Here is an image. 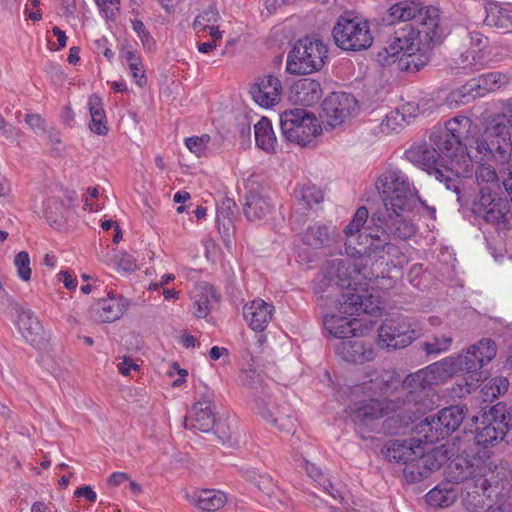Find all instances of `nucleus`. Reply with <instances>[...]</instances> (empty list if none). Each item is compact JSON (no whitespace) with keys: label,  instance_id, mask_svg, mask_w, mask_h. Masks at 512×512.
Segmentation results:
<instances>
[{"label":"nucleus","instance_id":"f257e3e1","mask_svg":"<svg viewBox=\"0 0 512 512\" xmlns=\"http://www.w3.org/2000/svg\"><path fill=\"white\" fill-rule=\"evenodd\" d=\"M422 369L411 373L401 380L394 371H374L367 377L368 380L355 386L356 392H362L369 396L379 395L386 404L391 406V411L405 409L414 414H425L432 410L438 401L432 384L416 381L414 378Z\"/></svg>","mask_w":512,"mask_h":512},{"label":"nucleus","instance_id":"f03ea898","mask_svg":"<svg viewBox=\"0 0 512 512\" xmlns=\"http://www.w3.org/2000/svg\"><path fill=\"white\" fill-rule=\"evenodd\" d=\"M370 234L371 242L366 249L361 250V258L368 260V264L384 259L385 255L395 259L403 256L399 246L392 239L407 240L416 233L414 223L403 214H393L388 210H377L371 215Z\"/></svg>","mask_w":512,"mask_h":512},{"label":"nucleus","instance_id":"7ed1b4c3","mask_svg":"<svg viewBox=\"0 0 512 512\" xmlns=\"http://www.w3.org/2000/svg\"><path fill=\"white\" fill-rule=\"evenodd\" d=\"M339 258L327 261L321 273L315 279L314 294L317 304L337 301L339 290H356L361 280L371 281L377 275L369 268L365 258Z\"/></svg>","mask_w":512,"mask_h":512},{"label":"nucleus","instance_id":"20e7f679","mask_svg":"<svg viewBox=\"0 0 512 512\" xmlns=\"http://www.w3.org/2000/svg\"><path fill=\"white\" fill-rule=\"evenodd\" d=\"M497 353L495 342L490 338H482L471 345L464 354L457 357H446L438 362L422 368L414 379L432 386L444 383L457 372L477 374L488 364ZM413 380V378H411Z\"/></svg>","mask_w":512,"mask_h":512},{"label":"nucleus","instance_id":"39448f33","mask_svg":"<svg viewBox=\"0 0 512 512\" xmlns=\"http://www.w3.org/2000/svg\"><path fill=\"white\" fill-rule=\"evenodd\" d=\"M477 125L466 116H456L445 123V128L433 132L430 142L437 147L445 164L459 165L469 171L471 162L475 160L473 131Z\"/></svg>","mask_w":512,"mask_h":512},{"label":"nucleus","instance_id":"423d86ee","mask_svg":"<svg viewBox=\"0 0 512 512\" xmlns=\"http://www.w3.org/2000/svg\"><path fill=\"white\" fill-rule=\"evenodd\" d=\"M376 188L383 201V207L379 210L387 209L393 214H403L413 211L420 202L429 211L430 216L435 218L436 209L421 201L414 185L402 170H386L379 176Z\"/></svg>","mask_w":512,"mask_h":512},{"label":"nucleus","instance_id":"0eeeda50","mask_svg":"<svg viewBox=\"0 0 512 512\" xmlns=\"http://www.w3.org/2000/svg\"><path fill=\"white\" fill-rule=\"evenodd\" d=\"M239 379L242 386L251 390L253 409L258 415L280 431L290 432L293 429L291 408L287 404L280 406L273 401L263 377L255 369L244 370Z\"/></svg>","mask_w":512,"mask_h":512},{"label":"nucleus","instance_id":"6e6552de","mask_svg":"<svg viewBox=\"0 0 512 512\" xmlns=\"http://www.w3.org/2000/svg\"><path fill=\"white\" fill-rule=\"evenodd\" d=\"M475 420L478 423L474 437L477 445L488 447L501 441L512 444V408L507 410L500 402L486 406Z\"/></svg>","mask_w":512,"mask_h":512},{"label":"nucleus","instance_id":"1a4fd4ad","mask_svg":"<svg viewBox=\"0 0 512 512\" xmlns=\"http://www.w3.org/2000/svg\"><path fill=\"white\" fill-rule=\"evenodd\" d=\"M475 160L492 158L497 163L507 162L512 147V132L504 122H495L486 127L482 133L478 128L473 131Z\"/></svg>","mask_w":512,"mask_h":512},{"label":"nucleus","instance_id":"9d476101","mask_svg":"<svg viewBox=\"0 0 512 512\" xmlns=\"http://www.w3.org/2000/svg\"><path fill=\"white\" fill-rule=\"evenodd\" d=\"M332 36L335 44L346 51L366 50L373 43L368 21L353 11H346L337 18Z\"/></svg>","mask_w":512,"mask_h":512},{"label":"nucleus","instance_id":"9b49d317","mask_svg":"<svg viewBox=\"0 0 512 512\" xmlns=\"http://www.w3.org/2000/svg\"><path fill=\"white\" fill-rule=\"evenodd\" d=\"M328 58L327 46L319 39H299L288 52L286 71L294 75H305L320 71Z\"/></svg>","mask_w":512,"mask_h":512},{"label":"nucleus","instance_id":"f8f14e48","mask_svg":"<svg viewBox=\"0 0 512 512\" xmlns=\"http://www.w3.org/2000/svg\"><path fill=\"white\" fill-rule=\"evenodd\" d=\"M280 127L287 141L303 147L310 144L322 132L316 116L303 108L283 111L280 114Z\"/></svg>","mask_w":512,"mask_h":512},{"label":"nucleus","instance_id":"ddd939ff","mask_svg":"<svg viewBox=\"0 0 512 512\" xmlns=\"http://www.w3.org/2000/svg\"><path fill=\"white\" fill-rule=\"evenodd\" d=\"M464 418V407L452 405L427 416L416 426V433L424 438L425 445L433 444L456 431Z\"/></svg>","mask_w":512,"mask_h":512},{"label":"nucleus","instance_id":"4468645a","mask_svg":"<svg viewBox=\"0 0 512 512\" xmlns=\"http://www.w3.org/2000/svg\"><path fill=\"white\" fill-rule=\"evenodd\" d=\"M419 336L418 325L408 316L385 319L378 330V345L382 348L401 349Z\"/></svg>","mask_w":512,"mask_h":512},{"label":"nucleus","instance_id":"2eb2a0df","mask_svg":"<svg viewBox=\"0 0 512 512\" xmlns=\"http://www.w3.org/2000/svg\"><path fill=\"white\" fill-rule=\"evenodd\" d=\"M471 212L493 226H505L509 205L506 199L499 197L491 187H482L471 205Z\"/></svg>","mask_w":512,"mask_h":512},{"label":"nucleus","instance_id":"dca6fc26","mask_svg":"<svg viewBox=\"0 0 512 512\" xmlns=\"http://www.w3.org/2000/svg\"><path fill=\"white\" fill-rule=\"evenodd\" d=\"M368 218V209L365 206H361L356 210L353 218L344 229L346 236L345 253L349 258H361V250H365L372 240V237L368 236L372 226L371 219L369 224L364 227Z\"/></svg>","mask_w":512,"mask_h":512},{"label":"nucleus","instance_id":"f3484780","mask_svg":"<svg viewBox=\"0 0 512 512\" xmlns=\"http://www.w3.org/2000/svg\"><path fill=\"white\" fill-rule=\"evenodd\" d=\"M413 30L416 32L418 44L432 49L440 45L447 34L446 28L440 24L439 9L434 6H427L420 13Z\"/></svg>","mask_w":512,"mask_h":512},{"label":"nucleus","instance_id":"a211bd4d","mask_svg":"<svg viewBox=\"0 0 512 512\" xmlns=\"http://www.w3.org/2000/svg\"><path fill=\"white\" fill-rule=\"evenodd\" d=\"M418 45L416 32L413 30L412 24H406L403 27L394 31L388 38L386 46L381 52L378 53V61L382 65H390L395 63V58L398 55L405 54L407 51H412Z\"/></svg>","mask_w":512,"mask_h":512},{"label":"nucleus","instance_id":"6ab92c4d","mask_svg":"<svg viewBox=\"0 0 512 512\" xmlns=\"http://www.w3.org/2000/svg\"><path fill=\"white\" fill-rule=\"evenodd\" d=\"M446 479L449 483H475V487L481 486L484 490L488 486V480L484 477L481 467H475L471 459L457 456L451 460L446 469Z\"/></svg>","mask_w":512,"mask_h":512},{"label":"nucleus","instance_id":"aec40b11","mask_svg":"<svg viewBox=\"0 0 512 512\" xmlns=\"http://www.w3.org/2000/svg\"><path fill=\"white\" fill-rule=\"evenodd\" d=\"M322 111L331 126L342 124L357 110L356 98L346 92H333L322 102Z\"/></svg>","mask_w":512,"mask_h":512},{"label":"nucleus","instance_id":"412c9836","mask_svg":"<svg viewBox=\"0 0 512 512\" xmlns=\"http://www.w3.org/2000/svg\"><path fill=\"white\" fill-rule=\"evenodd\" d=\"M356 290H339L336 292L337 301L326 304H318L323 309H337L341 314L349 316L365 314H374L376 307L367 306V301H364V295L355 293Z\"/></svg>","mask_w":512,"mask_h":512},{"label":"nucleus","instance_id":"4be33fe9","mask_svg":"<svg viewBox=\"0 0 512 512\" xmlns=\"http://www.w3.org/2000/svg\"><path fill=\"white\" fill-rule=\"evenodd\" d=\"M281 92V81L273 75L260 78L250 89L253 100L264 108L278 104L281 100Z\"/></svg>","mask_w":512,"mask_h":512},{"label":"nucleus","instance_id":"5701e85b","mask_svg":"<svg viewBox=\"0 0 512 512\" xmlns=\"http://www.w3.org/2000/svg\"><path fill=\"white\" fill-rule=\"evenodd\" d=\"M350 410V417L356 425L367 426L387 415L391 411V406L382 400L370 398L355 403Z\"/></svg>","mask_w":512,"mask_h":512},{"label":"nucleus","instance_id":"b1692460","mask_svg":"<svg viewBox=\"0 0 512 512\" xmlns=\"http://www.w3.org/2000/svg\"><path fill=\"white\" fill-rule=\"evenodd\" d=\"M128 302L123 297L109 296L107 299H98L90 308V316L101 323H110L118 320L125 312Z\"/></svg>","mask_w":512,"mask_h":512},{"label":"nucleus","instance_id":"393cba45","mask_svg":"<svg viewBox=\"0 0 512 512\" xmlns=\"http://www.w3.org/2000/svg\"><path fill=\"white\" fill-rule=\"evenodd\" d=\"M338 239L339 234L335 226L320 222L310 225L302 235V242L314 249L330 248Z\"/></svg>","mask_w":512,"mask_h":512},{"label":"nucleus","instance_id":"a878e982","mask_svg":"<svg viewBox=\"0 0 512 512\" xmlns=\"http://www.w3.org/2000/svg\"><path fill=\"white\" fill-rule=\"evenodd\" d=\"M359 336L360 333L350 340L338 341L334 345L336 354L347 362L363 363L372 360L374 357L372 347L365 346V343Z\"/></svg>","mask_w":512,"mask_h":512},{"label":"nucleus","instance_id":"bb28decb","mask_svg":"<svg viewBox=\"0 0 512 512\" xmlns=\"http://www.w3.org/2000/svg\"><path fill=\"white\" fill-rule=\"evenodd\" d=\"M509 77L498 71L489 72L480 75L477 79L463 86V93L471 95V97H481L488 92L495 91L502 86L508 84Z\"/></svg>","mask_w":512,"mask_h":512},{"label":"nucleus","instance_id":"cd10ccee","mask_svg":"<svg viewBox=\"0 0 512 512\" xmlns=\"http://www.w3.org/2000/svg\"><path fill=\"white\" fill-rule=\"evenodd\" d=\"M274 306L262 299H256L246 304L243 308V316L248 326L257 332L266 329L272 319Z\"/></svg>","mask_w":512,"mask_h":512},{"label":"nucleus","instance_id":"c85d7f7f","mask_svg":"<svg viewBox=\"0 0 512 512\" xmlns=\"http://www.w3.org/2000/svg\"><path fill=\"white\" fill-rule=\"evenodd\" d=\"M407 158L414 163L420 164L430 174H434V170H439L445 165L442 154L437 147L426 143L413 146L406 151Z\"/></svg>","mask_w":512,"mask_h":512},{"label":"nucleus","instance_id":"c756f323","mask_svg":"<svg viewBox=\"0 0 512 512\" xmlns=\"http://www.w3.org/2000/svg\"><path fill=\"white\" fill-rule=\"evenodd\" d=\"M324 327L329 334L338 339L350 340L362 333L360 321L356 318L348 319L346 317L326 314L323 319Z\"/></svg>","mask_w":512,"mask_h":512},{"label":"nucleus","instance_id":"7c9ffc66","mask_svg":"<svg viewBox=\"0 0 512 512\" xmlns=\"http://www.w3.org/2000/svg\"><path fill=\"white\" fill-rule=\"evenodd\" d=\"M322 96L323 90L319 81L301 78L293 84L290 100L303 106H312L318 103Z\"/></svg>","mask_w":512,"mask_h":512},{"label":"nucleus","instance_id":"2f4dec72","mask_svg":"<svg viewBox=\"0 0 512 512\" xmlns=\"http://www.w3.org/2000/svg\"><path fill=\"white\" fill-rule=\"evenodd\" d=\"M18 324L23 337L33 347L42 348L46 343V334L34 313L27 309L22 310L18 316Z\"/></svg>","mask_w":512,"mask_h":512},{"label":"nucleus","instance_id":"473e14b6","mask_svg":"<svg viewBox=\"0 0 512 512\" xmlns=\"http://www.w3.org/2000/svg\"><path fill=\"white\" fill-rule=\"evenodd\" d=\"M417 442L418 438L391 439L383 445L381 454L389 462L405 465L409 459H413Z\"/></svg>","mask_w":512,"mask_h":512},{"label":"nucleus","instance_id":"72a5a7b5","mask_svg":"<svg viewBox=\"0 0 512 512\" xmlns=\"http://www.w3.org/2000/svg\"><path fill=\"white\" fill-rule=\"evenodd\" d=\"M274 205L269 198L256 190H250L245 196L243 212L247 220L259 221L269 215Z\"/></svg>","mask_w":512,"mask_h":512},{"label":"nucleus","instance_id":"f704fd0d","mask_svg":"<svg viewBox=\"0 0 512 512\" xmlns=\"http://www.w3.org/2000/svg\"><path fill=\"white\" fill-rule=\"evenodd\" d=\"M432 48L418 44L414 50L407 51L395 59L397 69L403 72L416 73L425 67L431 58Z\"/></svg>","mask_w":512,"mask_h":512},{"label":"nucleus","instance_id":"c9c22d12","mask_svg":"<svg viewBox=\"0 0 512 512\" xmlns=\"http://www.w3.org/2000/svg\"><path fill=\"white\" fill-rule=\"evenodd\" d=\"M208 402H196L189 416L185 417V427H191L201 432H209L215 427L214 408H208Z\"/></svg>","mask_w":512,"mask_h":512},{"label":"nucleus","instance_id":"e433bc0d","mask_svg":"<svg viewBox=\"0 0 512 512\" xmlns=\"http://www.w3.org/2000/svg\"><path fill=\"white\" fill-rule=\"evenodd\" d=\"M425 9L426 7L422 6L420 3L404 0L394 4L388 9L384 21H386L388 25H392L397 21H412L415 24L420 17V13Z\"/></svg>","mask_w":512,"mask_h":512},{"label":"nucleus","instance_id":"4c0bfd02","mask_svg":"<svg viewBox=\"0 0 512 512\" xmlns=\"http://www.w3.org/2000/svg\"><path fill=\"white\" fill-rule=\"evenodd\" d=\"M486 17L484 23L487 26L512 31V5H501L489 2L485 6Z\"/></svg>","mask_w":512,"mask_h":512},{"label":"nucleus","instance_id":"58836bf2","mask_svg":"<svg viewBox=\"0 0 512 512\" xmlns=\"http://www.w3.org/2000/svg\"><path fill=\"white\" fill-rule=\"evenodd\" d=\"M466 173L463 168H460L459 165L453 164H445L439 170H434L433 176L436 180L441 183H444L446 189L452 190L456 193L457 200L460 201V191L462 186V181L459 179L460 173Z\"/></svg>","mask_w":512,"mask_h":512},{"label":"nucleus","instance_id":"ea45409f","mask_svg":"<svg viewBox=\"0 0 512 512\" xmlns=\"http://www.w3.org/2000/svg\"><path fill=\"white\" fill-rule=\"evenodd\" d=\"M88 109L91 116L90 130L97 135H106L108 133L106 114L102 100L98 95L93 94L89 97Z\"/></svg>","mask_w":512,"mask_h":512},{"label":"nucleus","instance_id":"a19ab883","mask_svg":"<svg viewBox=\"0 0 512 512\" xmlns=\"http://www.w3.org/2000/svg\"><path fill=\"white\" fill-rule=\"evenodd\" d=\"M422 443L425 444L424 438H418L415 454H413V456H420V463L426 467L425 473H427L429 477L432 472L438 470L442 466L445 461V455L443 452L436 449L427 451Z\"/></svg>","mask_w":512,"mask_h":512},{"label":"nucleus","instance_id":"79ce46f5","mask_svg":"<svg viewBox=\"0 0 512 512\" xmlns=\"http://www.w3.org/2000/svg\"><path fill=\"white\" fill-rule=\"evenodd\" d=\"M414 109L413 104L403 105L401 109H395L388 113L380 124V130L384 134L398 133L405 125L409 124L406 119L405 110Z\"/></svg>","mask_w":512,"mask_h":512},{"label":"nucleus","instance_id":"37998d69","mask_svg":"<svg viewBox=\"0 0 512 512\" xmlns=\"http://www.w3.org/2000/svg\"><path fill=\"white\" fill-rule=\"evenodd\" d=\"M254 132L256 144L259 148L266 152L275 150L277 139L272 129V124L266 117H263L258 121L254 126Z\"/></svg>","mask_w":512,"mask_h":512},{"label":"nucleus","instance_id":"c03bdc74","mask_svg":"<svg viewBox=\"0 0 512 512\" xmlns=\"http://www.w3.org/2000/svg\"><path fill=\"white\" fill-rule=\"evenodd\" d=\"M425 500L432 507H449L456 500V491L449 484H440L426 494Z\"/></svg>","mask_w":512,"mask_h":512},{"label":"nucleus","instance_id":"a18cd8bd","mask_svg":"<svg viewBox=\"0 0 512 512\" xmlns=\"http://www.w3.org/2000/svg\"><path fill=\"white\" fill-rule=\"evenodd\" d=\"M298 210H309L314 204L323 200L322 192L315 185L297 186L293 192Z\"/></svg>","mask_w":512,"mask_h":512},{"label":"nucleus","instance_id":"49530a36","mask_svg":"<svg viewBox=\"0 0 512 512\" xmlns=\"http://www.w3.org/2000/svg\"><path fill=\"white\" fill-rule=\"evenodd\" d=\"M490 484L484 490L481 486L475 487V483L473 485L466 486L468 489L466 495L463 498V505L468 512H480L484 509L486 505V498L488 497L486 492Z\"/></svg>","mask_w":512,"mask_h":512},{"label":"nucleus","instance_id":"de8ad7c7","mask_svg":"<svg viewBox=\"0 0 512 512\" xmlns=\"http://www.w3.org/2000/svg\"><path fill=\"white\" fill-rule=\"evenodd\" d=\"M218 302L219 296L213 287L204 288L194 295L193 313L197 318H205L211 310V301Z\"/></svg>","mask_w":512,"mask_h":512},{"label":"nucleus","instance_id":"09e8293b","mask_svg":"<svg viewBox=\"0 0 512 512\" xmlns=\"http://www.w3.org/2000/svg\"><path fill=\"white\" fill-rule=\"evenodd\" d=\"M236 208V202L231 198H225L217 206L216 211V222L219 230L223 232H229L234 227V220L236 218L234 209Z\"/></svg>","mask_w":512,"mask_h":512},{"label":"nucleus","instance_id":"8fccbe9b","mask_svg":"<svg viewBox=\"0 0 512 512\" xmlns=\"http://www.w3.org/2000/svg\"><path fill=\"white\" fill-rule=\"evenodd\" d=\"M226 503V495L218 490H203L199 493L196 505L198 508L213 512L222 508Z\"/></svg>","mask_w":512,"mask_h":512},{"label":"nucleus","instance_id":"3c124183","mask_svg":"<svg viewBox=\"0 0 512 512\" xmlns=\"http://www.w3.org/2000/svg\"><path fill=\"white\" fill-rule=\"evenodd\" d=\"M123 57L128 65L131 75L138 86L143 87L147 83V77L140 56L131 47L125 50Z\"/></svg>","mask_w":512,"mask_h":512},{"label":"nucleus","instance_id":"603ef678","mask_svg":"<svg viewBox=\"0 0 512 512\" xmlns=\"http://www.w3.org/2000/svg\"><path fill=\"white\" fill-rule=\"evenodd\" d=\"M456 63L465 74L474 73L484 67L483 56L474 49H469L462 53Z\"/></svg>","mask_w":512,"mask_h":512},{"label":"nucleus","instance_id":"864d4df0","mask_svg":"<svg viewBox=\"0 0 512 512\" xmlns=\"http://www.w3.org/2000/svg\"><path fill=\"white\" fill-rule=\"evenodd\" d=\"M65 206L62 199L57 197L49 198L45 202L44 216L51 226H60L64 219Z\"/></svg>","mask_w":512,"mask_h":512},{"label":"nucleus","instance_id":"5fc2aeb1","mask_svg":"<svg viewBox=\"0 0 512 512\" xmlns=\"http://www.w3.org/2000/svg\"><path fill=\"white\" fill-rule=\"evenodd\" d=\"M452 345V338L446 335L433 336L431 339L421 342L419 348L426 353V355H439L450 349Z\"/></svg>","mask_w":512,"mask_h":512},{"label":"nucleus","instance_id":"6e6d98bb","mask_svg":"<svg viewBox=\"0 0 512 512\" xmlns=\"http://www.w3.org/2000/svg\"><path fill=\"white\" fill-rule=\"evenodd\" d=\"M425 470L426 467L420 463V456H415V458L413 457V459H409L404 465L403 474L408 482L415 483L428 477Z\"/></svg>","mask_w":512,"mask_h":512},{"label":"nucleus","instance_id":"4d7b16f0","mask_svg":"<svg viewBox=\"0 0 512 512\" xmlns=\"http://www.w3.org/2000/svg\"><path fill=\"white\" fill-rule=\"evenodd\" d=\"M475 176L480 188L491 187L494 190L499 187L497 172L491 165L482 164L478 166Z\"/></svg>","mask_w":512,"mask_h":512},{"label":"nucleus","instance_id":"13d9d810","mask_svg":"<svg viewBox=\"0 0 512 512\" xmlns=\"http://www.w3.org/2000/svg\"><path fill=\"white\" fill-rule=\"evenodd\" d=\"M245 478L265 495L270 496L273 494L275 485L268 474H259L255 470H247L245 472Z\"/></svg>","mask_w":512,"mask_h":512},{"label":"nucleus","instance_id":"bf43d9fd","mask_svg":"<svg viewBox=\"0 0 512 512\" xmlns=\"http://www.w3.org/2000/svg\"><path fill=\"white\" fill-rule=\"evenodd\" d=\"M132 28L140 38L143 48L148 51H153L156 47V41L146 29L144 23L141 20H133Z\"/></svg>","mask_w":512,"mask_h":512},{"label":"nucleus","instance_id":"052dcab7","mask_svg":"<svg viewBox=\"0 0 512 512\" xmlns=\"http://www.w3.org/2000/svg\"><path fill=\"white\" fill-rule=\"evenodd\" d=\"M14 264L17 268V274L23 281L31 278L30 257L26 251L19 252L14 258Z\"/></svg>","mask_w":512,"mask_h":512},{"label":"nucleus","instance_id":"680f3d73","mask_svg":"<svg viewBox=\"0 0 512 512\" xmlns=\"http://www.w3.org/2000/svg\"><path fill=\"white\" fill-rule=\"evenodd\" d=\"M215 434L223 444L233 445L236 442V431L227 421L215 423Z\"/></svg>","mask_w":512,"mask_h":512},{"label":"nucleus","instance_id":"e2e57ef3","mask_svg":"<svg viewBox=\"0 0 512 512\" xmlns=\"http://www.w3.org/2000/svg\"><path fill=\"white\" fill-rule=\"evenodd\" d=\"M113 261L117 269L124 272H133L137 268L136 259L126 252L116 253Z\"/></svg>","mask_w":512,"mask_h":512},{"label":"nucleus","instance_id":"0e129e2a","mask_svg":"<svg viewBox=\"0 0 512 512\" xmlns=\"http://www.w3.org/2000/svg\"><path fill=\"white\" fill-rule=\"evenodd\" d=\"M24 120L35 132H47L46 121L41 115L26 114Z\"/></svg>","mask_w":512,"mask_h":512},{"label":"nucleus","instance_id":"69168bd1","mask_svg":"<svg viewBox=\"0 0 512 512\" xmlns=\"http://www.w3.org/2000/svg\"><path fill=\"white\" fill-rule=\"evenodd\" d=\"M492 385L489 387L491 395L498 397L508 390L509 382L505 377H496L491 380Z\"/></svg>","mask_w":512,"mask_h":512},{"label":"nucleus","instance_id":"338daca9","mask_svg":"<svg viewBox=\"0 0 512 512\" xmlns=\"http://www.w3.org/2000/svg\"><path fill=\"white\" fill-rule=\"evenodd\" d=\"M469 38L471 45L473 47L478 48V52H481L483 48L488 45V38L485 37L482 33L477 31L469 32Z\"/></svg>","mask_w":512,"mask_h":512},{"label":"nucleus","instance_id":"774afa93","mask_svg":"<svg viewBox=\"0 0 512 512\" xmlns=\"http://www.w3.org/2000/svg\"><path fill=\"white\" fill-rule=\"evenodd\" d=\"M75 497H84L89 502L94 503L97 500V495L91 486L85 485L77 488L74 492Z\"/></svg>","mask_w":512,"mask_h":512}]
</instances>
